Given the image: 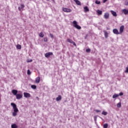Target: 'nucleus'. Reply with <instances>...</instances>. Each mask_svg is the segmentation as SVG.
<instances>
[{
	"label": "nucleus",
	"instance_id": "f257e3e1",
	"mask_svg": "<svg viewBox=\"0 0 128 128\" xmlns=\"http://www.w3.org/2000/svg\"><path fill=\"white\" fill-rule=\"evenodd\" d=\"M10 104L12 106L14 110V112L12 113V116H16V115L18 112V107H16V104L12 102Z\"/></svg>",
	"mask_w": 128,
	"mask_h": 128
},
{
	"label": "nucleus",
	"instance_id": "f03ea898",
	"mask_svg": "<svg viewBox=\"0 0 128 128\" xmlns=\"http://www.w3.org/2000/svg\"><path fill=\"white\" fill-rule=\"evenodd\" d=\"M72 24L76 28H77V30H80L82 28V27L78 24V22H76V21L74 20Z\"/></svg>",
	"mask_w": 128,
	"mask_h": 128
},
{
	"label": "nucleus",
	"instance_id": "7ed1b4c3",
	"mask_svg": "<svg viewBox=\"0 0 128 128\" xmlns=\"http://www.w3.org/2000/svg\"><path fill=\"white\" fill-rule=\"evenodd\" d=\"M62 10L65 12H72L71 9L68 8H62Z\"/></svg>",
	"mask_w": 128,
	"mask_h": 128
},
{
	"label": "nucleus",
	"instance_id": "20e7f679",
	"mask_svg": "<svg viewBox=\"0 0 128 128\" xmlns=\"http://www.w3.org/2000/svg\"><path fill=\"white\" fill-rule=\"evenodd\" d=\"M44 56L46 58H50V56H52V52H47L44 54Z\"/></svg>",
	"mask_w": 128,
	"mask_h": 128
},
{
	"label": "nucleus",
	"instance_id": "39448f33",
	"mask_svg": "<svg viewBox=\"0 0 128 128\" xmlns=\"http://www.w3.org/2000/svg\"><path fill=\"white\" fill-rule=\"evenodd\" d=\"M24 97L26 98H30V93L24 92Z\"/></svg>",
	"mask_w": 128,
	"mask_h": 128
},
{
	"label": "nucleus",
	"instance_id": "423d86ee",
	"mask_svg": "<svg viewBox=\"0 0 128 128\" xmlns=\"http://www.w3.org/2000/svg\"><path fill=\"white\" fill-rule=\"evenodd\" d=\"M124 26H122L120 28V34H122V32H124Z\"/></svg>",
	"mask_w": 128,
	"mask_h": 128
},
{
	"label": "nucleus",
	"instance_id": "0eeeda50",
	"mask_svg": "<svg viewBox=\"0 0 128 128\" xmlns=\"http://www.w3.org/2000/svg\"><path fill=\"white\" fill-rule=\"evenodd\" d=\"M22 98V94H17L16 95V100H20V98Z\"/></svg>",
	"mask_w": 128,
	"mask_h": 128
},
{
	"label": "nucleus",
	"instance_id": "6e6552de",
	"mask_svg": "<svg viewBox=\"0 0 128 128\" xmlns=\"http://www.w3.org/2000/svg\"><path fill=\"white\" fill-rule=\"evenodd\" d=\"M110 18V14L108 12H106L104 14V18H106V20H108Z\"/></svg>",
	"mask_w": 128,
	"mask_h": 128
},
{
	"label": "nucleus",
	"instance_id": "1a4fd4ad",
	"mask_svg": "<svg viewBox=\"0 0 128 128\" xmlns=\"http://www.w3.org/2000/svg\"><path fill=\"white\" fill-rule=\"evenodd\" d=\"M113 32L114 34H120V33L118 32V29H114L113 30Z\"/></svg>",
	"mask_w": 128,
	"mask_h": 128
},
{
	"label": "nucleus",
	"instance_id": "9d476101",
	"mask_svg": "<svg viewBox=\"0 0 128 128\" xmlns=\"http://www.w3.org/2000/svg\"><path fill=\"white\" fill-rule=\"evenodd\" d=\"M110 12L114 16H117L118 14H116V12L112 10H110Z\"/></svg>",
	"mask_w": 128,
	"mask_h": 128
},
{
	"label": "nucleus",
	"instance_id": "9b49d317",
	"mask_svg": "<svg viewBox=\"0 0 128 128\" xmlns=\"http://www.w3.org/2000/svg\"><path fill=\"white\" fill-rule=\"evenodd\" d=\"M12 94H13L14 96H16L18 94V90H12Z\"/></svg>",
	"mask_w": 128,
	"mask_h": 128
},
{
	"label": "nucleus",
	"instance_id": "f8f14e48",
	"mask_svg": "<svg viewBox=\"0 0 128 128\" xmlns=\"http://www.w3.org/2000/svg\"><path fill=\"white\" fill-rule=\"evenodd\" d=\"M122 12L124 13V14L126 15L128 14V10L123 9L122 10Z\"/></svg>",
	"mask_w": 128,
	"mask_h": 128
},
{
	"label": "nucleus",
	"instance_id": "ddd939ff",
	"mask_svg": "<svg viewBox=\"0 0 128 128\" xmlns=\"http://www.w3.org/2000/svg\"><path fill=\"white\" fill-rule=\"evenodd\" d=\"M84 12H90V9H88V6L84 7Z\"/></svg>",
	"mask_w": 128,
	"mask_h": 128
},
{
	"label": "nucleus",
	"instance_id": "4468645a",
	"mask_svg": "<svg viewBox=\"0 0 128 128\" xmlns=\"http://www.w3.org/2000/svg\"><path fill=\"white\" fill-rule=\"evenodd\" d=\"M74 2H75L76 4H78V6H81L82 4L80 3V2L78 0H74Z\"/></svg>",
	"mask_w": 128,
	"mask_h": 128
},
{
	"label": "nucleus",
	"instance_id": "2eb2a0df",
	"mask_svg": "<svg viewBox=\"0 0 128 128\" xmlns=\"http://www.w3.org/2000/svg\"><path fill=\"white\" fill-rule=\"evenodd\" d=\"M40 78L38 77L36 79V84H40Z\"/></svg>",
	"mask_w": 128,
	"mask_h": 128
},
{
	"label": "nucleus",
	"instance_id": "dca6fc26",
	"mask_svg": "<svg viewBox=\"0 0 128 128\" xmlns=\"http://www.w3.org/2000/svg\"><path fill=\"white\" fill-rule=\"evenodd\" d=\"M56 102H60V100H62V96L60 95H59L56 98Z\"/></svg>",
	"mask_w": 128,
	"mask_h": 128
},
{
	"label": "nucleus",
	"instance_id": "f3484780",
	"mask_svg": "<svg viewBox=\"0 0 128 128\" xmlns=\"http://www.w3.org/2000/svg\"><path fill=\"white\" fill-rule=\"evenodd\" d=\"M104 34L106 38H108V33L106 30L104 31Z\"/></svg>",
	"mask_w": 128,
	"mask_h": 128
},
{
	"label": "nucleus",
	"instance_id": "a211bd4d",
	"mask_svg": "<svg viewBox=\"0 0 128 128\" xmlns=\"http://www.w3.org/2000/svg\"><path fill=\"white\" fill-rule=\"evenodd\" d=\"M24 8V4H21L20 7H18V9L19 10H22V8Z\"/></svg>",
	"mask_w": 128,
	"mask_h": 128
},
{
	"label": "nucleus",
	"instance_id": "6ab92c4d",
	"mask_svg": "<svg viewBox=\"0 0 128 128\" xmlns=\"http://www.w3.org/2000/svg\"><path fill=\"white\" fill-rule=\"evenodd\" d=\"M97 13H98V16H101V14H102V11L100 10H98Z\"/></svg>",
	"mask_w": 128,
	"mask_h": 128
},
{
	"label": "nucleus",
	"instance_id": "aec40b11",
	"mask_svg": "<svg viewBox=\"0 0 128 128\" xmlns=\"http://www.w3.org/2000/svg\"><path fill=\"white\" fill-rule=\"evenodd\" d=\"M118 96H120V95H118V94H114L112 96V98H118Z\"/></svg>",
	"mask_w": 128,
	"mask_h": 128
},
{
	"label": "nucleus",
	"instance_id": "412c9836",
	"mask_svg": "<svg viewBox=\"0 0 128 128\" xmlns=\"http://www.w3.org/2000/svg\"><path fill=\"white\" fill-rule=\"evenodd\" d=\"M16 48H17L18 50H20V49L22 48V46L20 45V44H17V46H16Z\"/></svg>",
	"mask_w": 128,
	"mask_h": 128
},
{
	"label": "nucleus",
	"instance_id": "4be33fe9",
	"mask_svg": "<svg viewBox=\"0 0 128 128\" xmlns=\"http://www.w3.org/2000/svg\"><path fill=\"white\" fill-rule=\"evenodd\" d=\"M12 128H18V126H16V124H12L11 126Z\"/></svg>",
	"mask_w": 128,
	"mask_h": 128
},
{
	"label": "nucleus",
	"instance_id": "5701e85b",
	"mask_svg": "<svg viewBox=\"0 0 128 128\" xmlns=\"http://www.w3.org/2000/svg\"><path fill=\"white\" fill-rule=\"evenodd\" d=\"M67 42H70V44H72V42H74V41L70 38L67 39Z\"/></svg>",
	"mask_w": 128,
	"mask_h": 128
},
{
	"label": "nucleus",
	"instance_id": "b1692460",
	"mask_svg": "<svg viewBox=\"0 0 128 128\" xmlns=\"http://www.w3.org/2000/svg\"><path fill=\"white\" fill-rule=\"evenodd\" d=\"M31 88L33 90H36V85H32Z\"/></svg>",
	"mask_w": 128,
	"mask_h": 128
},
{
	"label": "nucleus",
	"instance_id": "393cba45",
	"mask_svg": "<svg viewBox=\"0 0 128 128\" xmlns=\"http://www.w3.org/2000/svg\"><path fill=\"white\" fill-rule=\"evenodd\" d=\"M104 116H106L108 114V112L103 111L102 113Z\"/></svg>",
	"mask_w": 128,
	"mask_h": 128
},
{
	"label": "nucleus",
	"instance_id": "a878e982",
	"mask_svg": "<svg viewBox=\"0 0 128 128\" xmlns=\"http://www.w3.org/2000/svg\"><path fill=\"white\" fill-rule=\"evenodd\" d=\"M40 38H44V33L40 32Z\"/></svg>",
	"mask_w": 128,
	"mask_h": 128
},
{
	"label": "nucleus",
	"instance_id": "bb28decb",
	"mask_svg": "<svg viewBox=\"0 0 128 128\" xmlns=\"http://www.w3.org/2000/svg\"><path fill=\"white\" fill-rule=\"evenodd\" d=\"M95 4H100V2L98 0H96L95 2Z\"/></svg>",
	"mask_w": 128,
	"mask_h": 128
},
{
	"label": "nucleus",
	"instance_id": "cd10ccee",
	"mask_svg": "<svg viewBox=\"0 0 128 128\" xmlns=\"http://www.w3.org/2000/svg\"><path fill=\"white\" fill-rule=\"evenodd\" d=\"M108 124H104V128H108Z\"/></svg>",
	"mask_w": 128,
	"mask_h": 128
},
{
	"label": "nucleus",
	"instance_id": "c85d7f7f",
	"mask_svg": "<svg viewBox=\"0 0 128 128\" xmlns=\"http://www.w3.org/2000/svg\"><path fill=\"white\" fill-rule=\"evenodd\" d=\"M27 74L28 76L30 75L32 72H30V70H28L27 71Z\"/></svg>",
	"mask_w": 128,
	"mask_h": 128
},
{
	"label": "nucleus",
	"instance_id": "c756f323",
	"mask_svg": "<svg viewBox=\"0 0 128 128\" xmlns=\"http://www.w3.org/2000/svg\"><path fill=\"white\" fill-rule=\"evenodd\" d=\"M122 106V104L120 102H119L117 104V107L120 108Z\"/></svg>",
	"mask_w": 128,
	"mask_h": 128
},
{
	"label": "nucleus",
	"instance_id": "7c9ffc66",
	"mask_svg": "<svg viewBox=\"0 0 128 128\" xmlns=\"http://www.w3.org/2000/svg\"><path fill=\"white\" fill-rule=\"evenodd\" d=\"M86 52H90V48H87V49L86 50Z\"/></svg>",
	"mask_w": 128,
	"mask_h": 128
},
{
	"label": "nucleus",
	"instance_id": "2f4dec72",
	"mask_svg": "<svg viewBox=\"0 0 128 128\" xmlns=\"http://www.w3.org/2000/svg\"><path fill=\"white\" fill-rule=\"evenodd\" d=\"M118 96H124V93L122 92H120L118 94Z\"/></svg>",
	"mask_w": 128,
	"mask_h": 128
},
{
	"label": "nucleus",
	"instance_id": "473e14b6",
	"mask_svg": "<svg viewBox=\"0 0 128 128\" xmlns=\"http://www.w3.org/2000/svg\"><path fill=\"white\" fill-rule=\"evenodd\" d=\"M44 42H48V38L46 37L44 38Z\"/></svg>",
	"mask_w": 128,
	"mask_h": 128
},
{
	"label": "nucleus",
	"instance_id": "72a5a7b5",
	"mask_svg": "<svg viewBox=\"0 0 128 128\" xmlns=\"http://www.w3.org/2000/svg\"><path fill=\"white\" fill-rule=\"evenodd\" d=\"M50 36L52 38H54V35L52 34H50Z\"/></svg>",
	"mask_w": 128,
	"mask_h": 128
},
{
	"label": "nucleus",
	"instance_id": "f704fd0d",
	"mask_svg": "<svg viewBox=\"0 0 128 128\" xmlns=\"http://www.w3.org/2000/svg\"><path fill=\"white\" fill-rule=\"evenodd\" d=\"M125 6H128V1H126L125 3H124Z\"/></svg>",
	"mask_w": 128,
	"mask_h": 128
},
{
	"label": "nucleus",
	"instance_id": "c9c22d12",
	"mask_svg": "<svg viewBox=\"0 0 128 128\" xmlns=\"http://www.w3.org/2000/svg\"><path fill=\"white\" fill-rule=\"evenodd\" d=\"M32 62V60H28L27 62Z\"/></svg>",
	"mask_w": 128,
	"mask_h": 128
},
{
	"label": "nucleus",
	"instance_id": "e433bc0d",
	"mask_svg": "<svg viewBox=\"0 0 128 128\" xmlns=\"http://www.w3.org/2000/svg\"><path fill=\"white\" fill-rule=\"evenodd\" d=\"M72 44H74V46H76V42H73Z\"/></svg>",
	"mask_w": 128,
	"mask_h": 128
},
{
	"label": "nucleus",
	"instance_id": "4c0bfd02",
	"mask_svg": "<svg viewBox=\"0 0 128 128\" xmlns=\"http://www.w3.org/2000/svg\"><path fill=\"white\" fill-rule=\"evenodd\" d=\"M106 2H108V0H103L104 4Z\"/></svg>",
	"mask_w": 128,
	"mask_h": 128
},
{
	"label": "nucleus",
	"instance_id": "58836bf2",
	"mask_svg": "<svg viewBox=\"0 0 128 128\" xmlns=\"http://www.w3.org/2000/svg\"><path fill=\"white\" fill-rule=\"evenodd\" d=\"M96 112H100V110H96Z\"/></svg>",
	"mask_w": 128,
	"mask_h": 128
},
{
	"label": "nucleus",
	"instance_id": "ea45409f",
	"mask_svg": "<svg viewBox=\"0 0 128 128\" xmlns=\"http://www.w3.org/2000/svg\"><path fill=\"white\" fill-rule=\"evenodd\" d=\"M84 38H85V40H86L88 38V34L86 35Z\"/></svg>",
	"mask_w": 128,
	"mask_h": 128
},
{
	"label": "nucleus",
	"instance_id": "a19ab883",
	"mask_svg": "<svg viewBox=\"0 0 128 128\" xmlns=\"http://www.w3.org/2000/svg\"><path fill=\"white\" fill-rule=\"evenodd\" d=\"M126 72H128V68H126Z\"/></svg>",
	"mask_w": 128,
	"mask_h": 128
},
{
	"label": "nucleus",
	"instance_id": "79ce46f5",
	"mask_svg": "<svg viewBox=\"0 0 128 128\" xmlns=\"http://www.w3.org/2000/svg\"><path fill=\"white\" fill-rule=\"evenodd\" d=\"M94 120L95 122L96 121V116L94 117Z\"/></svg>",
	"mask_w": 128,
	"mask_h": 128
},
{
	"label": "nucleus",
	"instance_id": "37998d69",
	"mask_svg": "<svg viewBox=\"0 0 128 128\" xmlns=\"http://www.w3.org/2000/svg\"><path fill=\"white\" fill-rule=\"evenodd\" d=\"M107 30H110V28L108 27H106Z\"/></svg>",
	"mask_w": 128,
	"mask_h": 128
},
{
	"label": "nucleus",
	"instance_id": "c03bdc74",
	"mask_svg": "<svg viewBox=\"0 0 128 128\" xmlns=\"http://www.w3.org/2000/svg\"><path fill=\"white\" fill-rule=\"evenodd\" d=\"M36 98L37 100H40V98H39L38 97V96L36 97Z\"/></svg>",
	"mask_w": 128,
	"mask_h": 128
},
{
	"label": "nucleus",
	"instance_id": "a18cd8bd",
	"mask_svg": "<svg viewBox=\"0 0 128 128\" xmlns=\"http://www.w3.org/2000/svg\"><path fill=\"white\" fill-rule=\"evenodd\" d=\"M48 2L50 1V0H47Z\"/></svg>",
	"mask_w": 128,
	"mask_h": 128
}]
</instances>
